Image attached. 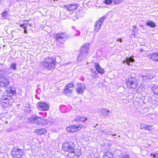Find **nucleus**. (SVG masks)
Listing matches in <instances>:
<instances>
[{"instance_id": "f257e3e1", "label": "nucleus", "mask_w": 158, "mask_h": 158, "mask_svg": "<svg viewBox=\"0 0 158 158\" xmlns=\"http://www.w3.org/2000/svg\"><path fill=\"white\" fill-rule=\"evenodd\" d=\"M55 59L48 56L44 59V61L42 62V64L44 68L48 70H51L55 68Z\"/></svg>"}, {"instance_id": "f03ea898", "label": "nucleus", "mask_w": 158, "mask_h": 158, "mask_svg": "<svg viewBox=\"0 0 158 158\" xmlns=\"http://www.w3.org/2000/svg\"><path fill=\"white\" fill-rule=\"evenodd\" d=\"M89 44H85L81 46V51L77 58L78 61H81L86 57L89 53Z\"/></svg>"}, {"instance_id": "7ed1b4c3", "label": "nucleus", "mask_w": 158, "mask_h": 158, "mask_svg": "<svg viewBox=\"0 0 158 158\" xmlns=\"http://www.w3.org/2000/svg\"><path fill=\"white\" fill-rule=\"evenodd\" d=\"M6 71L0 70V87H7L9 85L8 79L6 77Z\"/></svg>"}, {"instance_id": "20e7f679", "label": "nucleus", "mask_w": 158, "mask_h": 158, "mask_svg": "<svg viewBox=\"0 0 158 158\" xmlns=\"http://www.w3.org/2000/svg\"><path fill=\"white\" fill-rule=\"evenodd\" d=\"M11 153L14 158H21L24 155L23 150L16 148H13Z\"/></svg>"}, {"instance_id": "39448f33", "label": "nucleus", "mask_w": 158, "mask_h": 158, "mask_svg": "<svg viewBox=\"0 0 158 158\" xmlns=\"http://www.w3.org/2000/svg\"><path fill=\"white\" fill-rule=\"evenodd\" d=\"M55 37L57 43L62 44L66 40L67 35L65 33H61L55 34Z\"/></svg>"}, {"instance_id": "423d86ee", "label": "nucleus", "mask_w": 158, "mask_h": 158, "mask_svg": "<svg viewBox=\"0 0 158 158\" xmlns=\"http://www.w3.org/2000/svg\"><path fill=\"white\" fill-rule=\"evenodd\" d=\"M81 154L80 149L76 148L73 151L70 152L68 155V158H78Z\"/></svg>"}, {"instance_id": "0eeeda50", "label": "nucleus", "mask_w": 158, "mask_h": 158, "mask_svg": "<svg viewBox=\"0 0 158 158\" xmlns=\"http://www.w3.org/2000/svg\"><path fill=\"white\" fill-rule=\"evenodd\" d=\"M75 145L74 143L72 142L64 143L62 146V149L65 151H69L74 149Z\"/></svg>"}, {"instance_id": "6e6552de", "label": "nucleus", "mask_w": 158, "mask_h": 158, "mask_svg": "<svg viewBox=\"0 0 158 158\" xmlns=\"http://www.w3.org/2000/svg\"><path fill=\"white\" fill-rule=\"evenodd\" d=\"M128 87L130 89L135 88L137 85V81L136 79L130 78L126 82Z\"/></svg>"}, {"instance_id": "1a4fd4ad", "label": "nucleus", "mask_w": 158, "mask_h": 158, "mask_svg": "<svg viewBox=\"0 0 158 158\" xmlns=\"http://www.w3.org/2000/svg\"><path fill=\"white\" fill-rule=\"evenodd\" d=\"M106 18V16H104L101 18L99 20L96 21L94 24V32L96 33L98 32L101 27L102 23L103 20Z\"/></svg>"}, {"instance_id": "9d476101", "label": "nucleus", "mask_w": 158, "mask_h": 158, "mask_svg": "<svg viewBox=\"0 0 158 158\" xmlns=\"http://www.w3.org/2000/svg\"><path fill=\"white\" fill-rule=\"evenodd\" d=\"M74 85L72 83H69L65 87L64 90V94L66 95H70L73 92V89Z\"/></svg>"}, {"instance_id": "9b49d317", "label": "nucleus", "mask_w": 158, "mask_h": 158, "mask_svg": "<svg viewBox=\"0 0 158 158\" xmlns=\"http://www.w3.org/2000/svg\"><path fill=\"white\" fill-rule=\"evenodd\" d=\"M29 120L32 123H34L35 124L39 125L41 123V119L40 117L39 116L32 115L31 116Z\"/></svg>"}, {"instance_id": "f8f14e48", "label": "nucleus", "mask_w": 158, "mask_h": 158, "mask_svg": "<svg viewBox=\"0 0 158 158\" xmlns=\"http://www.w3.org/2000/svg\"><path fill=\"white\" fill-rule=\"evenodd\" d=\"M85 88V86L84 83H77L76 87V89L77 93L81 94L84 92Z\"/></svg>"}, {"instance_id": "ddd939ff", "label": "nucleus", "mask_w": 158, "mask_h": 158, "mask_svg": "<svg viewBox=\"0 0 158 158\" xmlns=\"http://www.w3.org/2000/svg\"><path fill=\"white\" fill-rule=\"evenodd\" d=\"M38 107L39 109L42 111H47L49 109V106L48 104L40 102L38 103Z\"/></svg>"}, {"instance_id": "4468645a", "label": "nucleus", "mask_w": 158, "mask_h": 158, "mask_svg": "<svg viewBox=\"0 0 158 158\" xmlns=\"http://www.w3.org/2000/svg\"><path fill=\"white\" fill-rule=\"evenodd\" d=\"M11 99V97H10V98L7 96V95H4V96H2V97L1 100V104L4 106H5V104H6V106H7L6 105H7L8 104L9 105L10 104V101Z\"/></svg>"}, {"instance_id": "2eb2a0df", "label": "nucleus", "mask_w": 158, "mask_h": 158, "mask_svg": "<svg viewBox=\"0 0 158 158\" xmlns=\"http://www.w3.org/2000/svg\"><path fill=\"white\" fill-rule=\"evenodd\" d=\"M7 96L10 98L13 94H15L16 91L15 88L11 86L6 90Z\"/></svg>"}, {"instance_id": "dca6fc26", "label": "nucleus", "mask_w": 158, "mask_h": 158, "mask_svg": "<svg viewBox=\"0 0 158 158\" xmlns=\"http://www.w3.org/2000/svg\"><path fill=\"white\" fill-rule=\"evenodd\" d=\"M64 7L68 9V10L70 11H73L76 10L77 8V5L76 4L69 5H64Z\"/></svg>"}, {"instance_id": "f3484780", "label": "nucleus", "mask_w": 158, "mask_h": 158, "mask_svg": "<svg viewBox=\"0 0 158 158\" xmlns=\"http://www.w3.org/2000/svg\"><path fill=\"white\" fill-rule=\"evenodd\" d=\"M94 66L96 69V70L98 73L101 74L103 73L104 70L101 68L99 64L98 63H95Z\"/></svg>"}, {"instance_id": "a211bd4d", "label": "nucleus", "mask_w": 158, "mask_h": 158, "mask_svg": "<svg viewBox=\"0 0 158 158\" xmlns=\"http://www.w3.org/2000/svg\"><path fill=\"white\" fill-rule=\"evenodd\" d=\"M87 120V118L83 116H79L77 117L75 121L78 122L80 121L85 122Z\"/></svg>"}, {"instance_id": "6ab92c4d", "label": "nucleus", "mask_w": 158, "mask_h": 158, "mask_svg": "<svg viewBox=\"0 0 158 158\" xmlns=\"http://www.w3.org/2000/svg\"><path fill=\"white\" fill-rule=\"evenodd\" d=\"M71 132H74L78 131L81 129V127L80 125L77 126V125H74L71 126Z\"/></svg>"}, {"instance_id": "aec40b11", "label": "nucleus", "mask_w": 158, "mask_h": 158, "mask_svg": "<svg viewBox=\"0 0 158 158\" xmlns=\"http://www.w3.org/2000/svg\"><path fill=\"white\" fill-rule=\"evenodd\" d=\"M134 61V60L132 57H130L129 58H127L126 60L124 61L123 62V63H126L128 65H130V62H133Z\"/></svg>"}, {"instance_id": "412c9836", "label": "nucleus", "mask_w": 158, "mask_h": 158, "mask_svg": "<svg viewBox=\"0 0 158 158\" xmlns=\"http://www.w3.org/2000/svg\"><path fill=\"white\" fill-rule=\"evenodd\" d=\"M35 132L38 135H41L46 133V130L45 129H38L35 130Z\"/></svg>"}, {"instance_id": "4be33fe9", "label": "nucleus", "mask_w": 158, "mask_h": 158, "mask_svg": "<svg viewBox=\"0 0 158 158\" xmlns=\"http://www.w3.org/2000/svg\"><path fill=\"white\" fill-rule=\"evenodd\" d=\"M151 59L155 61H158V53L152 54L151 55Z\"/></svg>"}, {"instance_id": "5701e85b", "label": "nucleus", "mask_w": 158, "mask_h": 158, "mask_svg": "<svg viewBox=\"0 0 158 158\" xmlns=\"http://www.w3.org/2000/svg\"><path fill=\"white\" fill-rule=\"evenodd\" d=\"M146 24L147 26H150L151 27L154 28L156 27V25L153 21H149L146 23Z\"/></svg>"}, {"instance_id": "b1692460", "label": "nucleus", "mask_w": 158, "mask_h": 158, "mask_svg": "<svg viewBox=\"0 0 158 158\" xmlns=\"http://www.w3.org/2000/svg\"><path fill=\"white\" fill-rule=\"evenodd\" d=\"M123 0H109V5L113 2L114 5L119 4L122 2Z\"/></svg>"}, {"instance_id": "393cba45", "label": "nucleus", "mask_w": 158, "mask_h": 158, "mask_svg": "<svg viewBox=\"0 0 158 158\" xmlns=\"http://www.w3.org/2000/svg\"><path fill=\"white\" fill-rule=\"evenodd\" d=\"M152 90L154 93L158 95V86H154L152 87Z\"/></svg>"}, {"instance_id": "a878e982", "label": "nucleus", "mask_w": 158, "mask_h": 158, "mask_svg": "<svg viewBox=\"0 0 158 158\" xmlns=\"http://www.w3.org/2000/svg\"><path fill=\"white\" fill-rule=\"evenodd\" d=\"M132 33H133V35L134 36V37L135 38L136 37V33L138 34V28L136 27H135L134 29L132 30Z\"/></svg>"}, {"instance_id": "bb28decb", "label": "nucleus", "mask_w": 158, "mask_h": 158, "mask_svg": "<svg viewBox=\"0 0 158 158\" xmlns=\"http://www.w3.org/2000/svg\"><path fill=\"white\" fill-rule=\"evenodd\" d=\"M28 24V23L27 21H24L23 22V24H21V25L20 27L25 29V28H27V27Z\"/></svg>"}, {"instance_id": "cd10ccee", "label": "nucleus", "mask_w": 158, "mask_h": 158, "mask_svg": "<svg viewBox=\"0 0 158 158\" xmlns=\"http://www.w3.org/2000/svg\"><path fill=\"white\" fill-rule=\"evenodd\" d=\"M108 111V110L105 109H102L101 110V113L104 116L107 115Z\"/></svg>"}, {"instance_id": "c85d7f7f", "label": "nucleus", "mask_w": 158, "mask_h": 158, "mask_svg": "<svg viewBox=\"0 0 158 158\" xmlns=\"http://www.w3.org/2000/svg\"><path fill=\"white\" fill-rule=\"evenodd\" d=\"M16 64L15 63H12L10 66V68L14 70H15L16 69Z\"/></svg>"}, {"instance_id": "c756f323", "label": "nucleus", "mask_w": 158, "mask_h": 158, "mask_svg": "<svg viewBox=\"0 0 158 158\" xmlns=\"http://www.w3.org/2000/svg\"><path fill=\"white\" fill-rule=\"evenodd\" d=\"M92 73L93 77L94 78L98 77V73L95 71H92Z\"/></svg>"}, {"instance_id": "7c9ffc66", "label": "nucleus", "mask_w": 158, "mask_h": 158, "mask_svg": "<svg viewBox=\"0 0 158 158\" xmlns=\"http://www.w3.org/2000/svg\"><path fill=\"white\" fill-rule=\"evenodd\" d=\"M7 14L8 12L7 11H5L2 13V15L3 17L6 18L7 17Z\"/></svg>"}, {"instance_id": "2f4dec72", "label": "nucleus", "mask_w": 158, "mask_h": 158, "mask_svg": "<svg viewBox=\"0 0 158 158\" xmlns=\"http://www.w3.org/2000/svg\"><path fill=\"white\" fill-rule=\"evenodd\" d=\"M108 152V151H106V152H104V155L103 156L104 158H109Z\"/></svg>"}, {"instance_id": "473e14b6", "label": "nucleus", "mask_w": 158, "mask_h": 158, "mask_svg": "<svg viewBox=\"0 0 158 158\" xmlns=\"http://www.w3.org/2000/svg\"><path fill=\"white\" fill-rule=\"evenodd\" d=\"M151 127L150 126H147L145 125V129L148 130H151Z\"/></svg>"}, {"instance_id": "72a5a7b5", "label": "nucleus", "mask_w": 158, "mask_h": 158, "mask_svg": "<svg viewBox=\"0 0 158 158\" xmlns=\"http://www.w3.org/2000/svg\"><path fill=\"white\" fill-rule=\"evenodd\" d=\"M121 158H130V157L128 155L124 154L123 155Z\"/></svg>"}, {"instance_id": "f704fd0d", "label": "nucleus", "mask_w": 158, "mask_h": 158, "mask_svg": "<svg viewBox=\"0 0 158 158\" xmlns=\"http://www.w3.org/2000/svg\"><path fill=\"white\" fill-rule=\"evenodd\" d=\"M143 77H147V78H148V79H152L153 78L152 76H151L149 74H147L146 76H143Z\"/></svg>"}, {"instance_id": "c9c22d12", "label": "nucleus", "mask_w": 158, "mask_h": 158, "mask_svg": "<svg viewBox=\"0 0 158 158\" xmlns=\"http://www.w3.org/2000/svg\"><path fill=\"white\" fill-rule=\"evenodd\" d=\"M6 156H7V155L5 154L1 153L0 155V157H3L4 158Z\"/></svg>"}, {"instance_id": "e433bc0d", "label": "nucleus", "mask_w": 158, "mask_h": 158, "mask_svg": "<svg viewBox=\"0 0 158 158\" xmlns=\"http://www.w3.org/2000/svg\"><path fill=\"white\" fill-rule=\"evenodd\" d=\"M71 126L69 127H67L66 128L67 131H68L71 132Z\"/></svg>"}, {"instance_id": "4c0bfd02", "label": "nucleus", "mask_w": 158, "mask_h": 158, "mask_svg": "<svg viewBox=\"0 0 158 158\" xmlns=\"http://www.w3.org/2000/svg\"><path fill=\"white\" fill-rule=\"evenodd\" d=\"M151 156H152L154 158L156 157L157 156L158 157V153H157L156 155L151 154Z\"/></svg>"}, {"instance_id": "58836bf2", "label": "nucleus", "mask_w": 158, "mask_h": 158, "mask_svg": "<svg viewBox=\"0 0 158 158\" xmlns=\"http://www.w3.org/2000/svg\"><path fill=\"white\" fill-rule=\"evenodd\" d=\"M104 3L106 4H109V0H105L104 1Z\"/></svg>"}, {"instance_id": "ea45409f", "label": "nucleus", "mask_w": 158, "mask_h": 158, "mask_svg": "<svg viewBox=\"0 0 158 158\" xmlns=\"http://www.w3.org/2000/svg\"><path fill=\"white\" fill-rule=\"evenodd\" d=\"M145 125L141 124L140 125V128L141 129H143L144 128H145Z\"/></svg>"}, {"instance_id": "a19ab883", "label": "nucleus", "mask_w": 158, "mask_h": 158, "mask_svg": "<svg viewBox=\"0 0 158 158\" xmlns=\"http://www.w3.org/2000/svg\"><path fill=\"white\" fill-rule=\"evenodd\" d=\"M77 33L75 35H76L78 36L80 35V32L79 31H77Z\"/></svg>"}, {"instance_id": "79ce46f5", "label": "nucleus", "mask_w": 158, "mask_h": 158, "mask_svg": "<svg viewBox=\"0 0 158 158\" xmlns=\"http://www.w3.org/2000/svg\"><path fill=\"white\" fill-rule=\"evenodd\" d=\"M75 15V16L76 17V19H78L79 18V17L78 16V13H77V14H76Z\"/></svg>"}, {"instance_id": "37998d69", "label": "nucleus", "mask_w": 158, "mask_h": 158, "mask_svg": "<svg viewBox=\"0 0 158 158\" xmlns=\"http://www.w3.org/2000/svg\"><path fill=\"white\" fill-rule=\"evenodd\" d=\"M117 41H119L120 43H121L122 42V39H118L117 40Z\"/></svg>"}, {"instance_id": "c03bdc74", "label": "nucleus", "mask_w": 158, "mask_h": 158, "mask_svg": "<svg viewBox=\"0 0 158 158\" xmlns=\"http://www.w3.org/2000/svg\"><path fill=\"white\" fill-rule=\"evenodd\" d=\"M140 51L141 52H142L144 51V50H143V49L142 48L140 49Z\"/></svg>"}, {"instance_id": "a18cd8bd", "label": "nucleus", "mask_w": 158, "mask_h": 158, "mask_svg": "<svg viewBox=\"0 0 158 158\" xmlns=\"http://www.w3.org/2000/svg\"><path fill=\"white\" fill-rule=\"evenodd\" d=\"M4 0H0V5L3 2Z\"/></svg>"}, {"instance_id": "49530a36", "label": "nucleus", "mask_w": 158, "mask_h": 158, "mask_svg": "<svg viewBox=\"0 0 158 158\" xmlns=\"http://www.w3.org/2000/svg\"><path fill=\"white\" fill-rule=\"evenodd\" d=\"M28 25L30 27H31L32 26V24H31V23H28Z\"/></svg>"}, {"instance_id": "de8ad7c7", "label": "nucleus", "mask_w": 158, "mask_h": 158, "mask_svg": "<svg viewBox=\"0 0 158 158\" xmlns=\"http://www.w3.org/2000/svg\"><path fill=\"white\" fill-rule=\"evenodd\" d=\"M26 29H27V28H25V29H24V33H27V30H26Z\"/></svg>"}, {"instance_id": "09e8293b", "label": "nucleus", "mask_w": 158, "mask_h": 158, "mask_svg": "<svg viewBox=\"0 0 158 158\" xmlns=\"http://www.w3.org/2000/svg\"><path fill=\"white\" fill-rule=\"evenodd\" d=\"M112 156V157H110V156H109V158H114V157H113V156H112H112Z\"/></svg>"}, {"instance_id": "8fccbe9b", "label": "nucleus", "mask_w": 158, "mask_h": 158, "mask_svg": "<svg viewBox=\"0 0 158 158\" xmlns=\"http://www.w3.org/2000/svg\"><path fill=\"white\" fill-rule=\"evenodd\" d=\"M140 26L141 27H143V26L142 25H140Z\"/></svg>"}, {"instance_id": "3c124183", "label": "nucleus", "mask_w": 158, "mask_h": 158, "mask_svg": "<svg viewBox=\"0 0 158 158\" xmlns=\"http://www.w3.org/2000/svg\"><path fill=\"white\" fill-rule=\"evenodd\" d=\"M0 158H6V157H0Z\"/></svg>"}, {"instance_id": "603ef678", "label": "nucleus", "mask_w": 158, "mask_h": 158, "mask_svg": "<svg viewBox=\"0 0 158 158\" xmlns=\"http://www.w3.org/2000/svg\"><path fill=\"white\" fill-rule=\"evenodd\" d=\"M73 20H75V19H74V18L73 19Z\"/></svg>"}, {"instance_id": "864d4df0", "label": "nucleus", "mask_w": 158, "mask_h": 158, "mask_svg": "<svg viewBox=\"0 0 158 158\" xmlns=\"http://www.w3.org/2000/svg\"><path fill=\"white\" fill-rule=\"evenodd\" d=\"M111 135L112 136L113 135H112V134H111Z\"/></svg>"}]
</instances>
